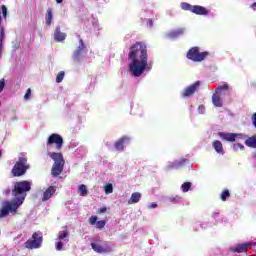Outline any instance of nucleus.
Wrapping results in <instances>:
<instances>
[{
    "label": "nucleus",
    "mask_w": 256,
    "mask_h": 256,
    "mask_svg": "<svg viewBox=\"0 0 256 256\" xmlns=\"http://www.w3.org/2000/svg\"><path fill=\"white\" fill-rule=\"evenodd\" d=\"M223 91H229V85L224 84L216 89V93L212 95V103L215 107H223V100L221 99V93Z\"/></svg>",
    "instance_id": "1a4fd4ad"
},
{
    "label": "nucleus",
    "mask_w": 256,
    "mask_h": 256,
    "mask_svg": "<svg viewBox=\"0 0 256 256\" xmlns=\"http://www.w3.org/2000/svg\"><path fill=\"white\" fill-rule=\"evenodd\" d=\"M56 3H63V0H56Z\"/></svg>",
    "instance_id": "09e8293b"
},
{
    "label": "nucleus",
    "mask_w": 256,
    "mask_h": 256,
    "mask_svg": "<svg viewBox=\"0 0 256 256\" xmlns=\"http://www.w3.org/2000/svg\"><path fill=\"white\" fill-rule=\"evenodd\" d=\"M219 137L223 139L224 141H229L230 143H235L237 139V133H225V132H219Z\"/></svg>",
    "instance_id": "6ab92c4d"
},
{
    "label": "nucleus",
    "mask_w": 256,
    "mask_h": 256,
    "mask_svg": "<svg viewBox=\"0 0 256 256\" xmlns=\"http://www.w3.org/2000/svg\"><path fill=\"white\" fill-rule=\"evenodd\" d=\"M146 25L148 27H153V20L152 19H148L147 22H146Z\"/></svg>",
    "instance_id": "79ce46f5"
},
{
    "label": "nucleus",
    "mask_w": 256,
    "mask_h": 256,
    "mask_svg": "<svg viewBox=\"0 0 256 256\" xmlns=\"http://www.w3.org/2000/svg\"><path fill=\"white\" fill-rule=\"evenodd\" d=\"M256 245V242H247L243 244H237L235 247L232 248L233 253H245L249 247Z\"/></svg>",
    "instance_id": "4468645a"
},
{
    "label": "nucleus",
    "mask_w": 256,
    "mask_h": 256,
    "mask_svg": "<svg viewBox=\"0 0 256 256\" xmlns=\"http://www.w3.org/2000/svg\"><path fill=\"white\" fill-rule=\"evenodd\" d=\"M209 56V52H199V47L194 46L190 48L186 54L187 59L194 61V63H201Z\"/></svg>",
    "instance_id": "39448f33"
},
{
    "label": "nucleus",
    "mask_w": 256,
    "mask_h": 256,
    "mask_svg": "<svg viewBox=\"0 0 256 256\" xmlns=\"http://www.w3.org/2000/svg\"><path fill=\"white\" fill-rule=\"evenodd\" d=\"M2 23H3V18L1 17V11H0V27Z\"/></svg>",
    "instance_id": "de8ad7c7"
},
{
    "label": "nucleus",
    "mask_w": 256,
    "mask_h": 256,
    "mask_svg": "<svg viewBox=\"0 0 256 256\" xmlns=\"http://www.w3.org/2000/svg\"><path fill=\"white\" fill-rule=\"evenodd\" d=\"M181 9L183 11H190L191 13H194L195 15H209V10L203 6L199 5H191L186 2H182L180 4Z\"/></svg>",
    "instance_id": "6e6552de"
},
{
    "label": "nucleus",
    "mask_w": 256,
    "mask_h": 256,
    "mask_svg": "<svg viewBox=\"0 0 256 256\" xmlns=\"http://www.w3.org/2000/svg\"><path fill=\"white\" fill-rule=\"evenodd\" d=\"M182 191L183 193H187V191H190L191 189V182H185L182 184Z\"/></svg>",
    "instance_id": "c756f323"
},
{
    "label": "nucleus",
    "mask_w": 256,
    "mask_h": 256,
    "mask_svg": "<svg viewBox=\"0 0 256 256\" xmlns=\"http://www.w3.org/2000/svg\"><path fill=\"white\" fill-rule=\"evenodd\" d=\"M212 216H213V217H219V212H214V213H212Z\"/></svg>",
    "instance_id": "49530a36"
},
{
    "label": "nucleus",
    "mask_w": 256,
    "mask_h": 256,
    "mask_svg": "<svg viewBox=\"0 0 256 256\" xmlns=\"http://www.w3.org/2000/svg\"><path fill=\"white\" fill-rule=\"evenodd\" d=\"M232 149H233V151H239V149H240V151H243L245 149V146L241 143H234L232 145Z\"/></svg>",
    "instance_id": "cd10ccee"
},
{
    "label": "nucleus",
    "mask_w": 256,
    "mask_h": 256,
    "mask_svg": "<svg viewBox=\"0 0 256 256\" xmlns=\"http://www.w3.org/2000/svg\"><path fill=\"white\" fill-rule=\"evenodd\" d=\"M31 191V181L22 180L16 182L14 184V188L12 189V195L14 200L20 207L23 203H25V198L27 197V193Z\"/></svg>",
    "instance_id": "f03ea898"
},
{
    "label": "nucleus",
    "mask_w": 256,
    "mask_h": 256,
    "mask_svg": "<svg viewBox=\"0 0 256 256\" xmlns=\"http://www.w3.org/2000/svg\"><path fill=\"white\" fill-rule=\"evenodd\" d=\"M4 193H5V195H11V189H6V190H4Z\"/></svg>",
    "instance_id": "c03bdc74"
},
{
    "label": "nucleus",
    "mask_w": 256,
    "mask_h": 256,
    "mask_svg": "<svg viewBox=\"0 0 256 256\" xmlns=\"http://www.w3.org/2000/svg\"><path fill=\"white\" fill-rule=\"evenodd\" d=\"M254 158L256 159V153L254 154Z\"/></svg>",
    "instance_id": "603ef678"
},
{
    "label": "nucleus",
    "mask_w": 256,
    "mask_h": 256,
    "mask_svg": "<svg viewBox=\"0 0 256 256\" xmlns=\"http://www.w3.org/2000/svg\"><path fill=\"white\" fill-rule=\"evenodd\" d=\"M0 107H1V101H0Z\"/></svg>",
    "instance_id": "864d4df0"
},
{
    "label": "nucleus",
    "mask_w": 256,
    "mask_h": 256,
    "mask_svg": "<svg viewBox=\"0 0 256 256\" xmlns=\"http://www.w3.org/2000/svg\"><path fill=\"white\" fill-rule=\"evenodd\" d=\"M65 39H67V34L61 32V27L57 26L54 31V40L56 43H62Z\"/></svg>",
    "instance_id": "a211bd4d"
},
{
    "label": "nucleus",
    "mask_w": 256,
    "mask_h": 256,
    "mask_svg": "<svg viewBox=\"0 0 256 256\" xmlns=\"http://www.w3.org/2000/svg\"><path fill=\"white\" fill-rule=\"evenodd\" d=\"M3 89H5V78L0 79V93H3Z\"/></svg>",
    "instance_id": "c9c22d12"
},
{
    "label": "nucleus",
    "mask_w": 256,
    "mask_h": 256,
    "mask_svg": "<svg viewBox=\"0 0 256 256\" xmlns=\"http://www.w3.org/2000/svg\"><path fill=\"white\" fill-rule=\"evenodd\" d=\"M199 111H201V113H204L205 112V106L200 105L199 106Z\"/></svg>",
    "instance_id": "37998d69"
},
{
    "label": "nucleus",
    "mask_w": 256,
    "mask_h": 256,
    "mask_svg": "<svg viewBox=\"0 0 256 256\" xmlns=\"http://www.w3.org/2000/svg\"><path fill=\"white\" fill-rule=\"evenodd\" d=\"M2 155H3V152L0 150V159H1Z\"/></svg>",
    "instance_id": "8fccbe9b"
},
{
    "label": "nucleus",
    "mask_w": 256,
    "mask_h": 256,
    "mask_svg": "<svg viewBox=\"0 0 256 256\" xmlns=\"http://www.w3.org/2000/svg\"><path fill=\"white\" fill-rule=\"evenodd\" d=\"M231 197V192L228 189H224L220 194L221 201H227Z\"/></svg>",
    "instance_id": "a878e982"
},
{
    "label": "nucleus",
    "mask_w": 256,
    "mask_h": 256,
    "mask_svg": "<svg viewBox=\"0 0 256 256\" xmlns=\"http://www.w3.org/2000/svg\"><path fill=\"white\" fill-rule=\"evenodd\" d=\"M175 31H176V35L178 37H181V35H183V33H185V29H183V28H180V29L175 30Z\"/></svg>",
    "instance_id": "58836bf2"
},
{
    "label": "nucleus",
    "mask_w": 256,
    "mask_h": 256,
    "mask_svg": "<svg viewBox=\"0 0 256 256\" xmlns=\"http://www.w3.org/2000/svg\"><path fill=\"white\" fill-rule=\"evenodd\" d=\"M65 79V72L60 71L56 76V83H61Z\"/></svg>",
    "instance_id": "c85d7f7f"
},
{
    "label": "nucleus",
    "mask_w": 256,
    "mask_h": 256,
    "mask_svg": "<svg viewBox=\"0 0 256 256\" xmlns=\"http://www.w3.org/2000/svg\"><path fill=\"white\" fill-rule=\"evenodd\" d=\"M150 208H151V209H155V208H157V204L152 203V204L150 205Z\"/></svg>",
    "instance_id": "a18cd8bd"
},
{
    "label": "nucleus",
    "mask_w": 256,
    "mask_h": 256,
    "mask_svg": "<svg viewBox=\"0 0 256 256\" xmlns=\"http://www.w3.org/2000/svg\"><path fill=\"white\" fill-rule=\"evenodd\" d=\"M66 237H69V231L67 230H63V231H60L59 234H58V239L60 241H63V239H66Z\"/></svg>",
    "instance_id": "bb28decb"
},
{
    "label": "nucleus",
    "mask_w": 256,
    "mask_h": 256,
    "mask_svg": "<svg viewBox=\"0 0 256 256\" xmlns=\"http://www.w3.org/2000/svg\"><path fill=\"white\" fill-rule=\"evenodd\" d=\"M168 37H169L170 39H177V37H179V36H177V32H176V31H172V32H170V33L168 34Z\"/></svg>",
    "instance_id": "e433bc0d"
},
{
    "label": "nucleus",
    "mask_w": 256,
    "mask_h": 256,
    "mask_svg": "<svg viewBox=\"0 0 256 256\" xmlns=\"http://www.w3.org/2000/svg\"><path fill=\"white\" fill-rule=\"evenodd\" d=\"M106 195L113 193V184H106L104 187Z\"/></svg>",
    "instance_id": "7c9ffc66"
},
{
    "label": "nucleus",
    "mask_w": 256,
    "mask_h": 256,
    "mask_svg": "<svg viewBox=\"0 0 256 256\" xmlns=\"http://www.w3.org/2000/svg\"><path fill=\"white\" fill-rule=\"evenodd\" d=\"M53 23V10L49 8L46 13V25H51Z\"/></svg>",
    "instance_id": "393cba45"
},
{
    "label": "nucleus",
    "mask_w": 256,
    "mask_h": 256,
    "mask_svg": "<svg viewBox=\"0 0 256 256\" xmlns=\"http://www.w3.org/2000/svg\"><path fill=\"white\" fill-rule=\"evenodd\" d=\"M63 137L57 133H53L48 137L47 140V147H49V145H55L56 150L60 151V149L63 147Z\"/></svg>",
    "instance_id": "9d476101"
},
{
    "label": "nucleus",
    "mask_w": 256,
    "mask_h": 256,
    "mask_svg": "<svg viewBox=\"0 0 256 256\" xmlns=\"http://www.w3.org/2000/svg\"><path fill=\"white\" fill-rule=\"evenodd\" d=\"M129 141H131V138H129L128 136L121 137L114 144L116 151H119V152L123 151V149H125V144L129 143Z\"/></svg>",
    "instance_id": "2eb2a0df"
},
{
    "label": "nucleus",
    "mask_w": 256,
    "mask_h": 256,
    "mask_svg": "<svg viewBox=\"0 0 256 256\" xmlns=\"http://www.w3.org/2000/svg\"><path fill=\"white\" fill-rule=\"evenodd\" d=\"M83 51H85V42L83 39H79V47L74 51L72 58L75 63H79L81 61V55H83Z\"/></svg>",
    "instance_id": "ddd939ff"
},
{
    "label": "nucleus",
    "mask_w": 256,
    "mask_h": 256,
    "mask_svg": "<svg viewBox=\"0 0 256 256\" xmlns=\"http://www.w3.org/2000/svg\"><path fill=\"white\" fill-rule=\"evenodd\" d=\"M236 135H237L238 139H247V135H245V134H241V133L237 134L236 133Z\"/></svg>",
    "instance_id": "ea45409f"
},
{
    "label": "nucleus",
    "mask_w": 256,
    "mask_h": 256,
    "mask_svg": "<svg viewBox=\"0 0 256 256\" xmlns=\"http://www.w3.org/2000/svg\"><path fill=\"white\" fill-rule=\"evenodd\" d=\"M3 41H5V29L0 30V57L3 55Z\"/></svg>",
    "instance_id": "5701e85b"
},
{
    "label": "nucleus",
    "mask_w": 256,
    "mask_h": 256,
    "mask_svg": "<svg viewBox=\"0 0 256 256\" xmlns=\"http://www.w3.org/2000/svg\"><path fill=\"white\" fill-rule=\"evenodd\" d=\"M99 217L97 216H91L89 219H88V223L90 225H96V229H103L105 227V225H107V221L105 220H99Z\"/></svg>",
    "instance_id": "dca6fc26"
},
{
    "label": "nucleus",
    "mask_w": 256,
    "mask_h": 256,
    "mask_svg": "<svg viewBox=\"0 0 256 256\" xmlns=\"http://www.w3.org/2000/svg\"><path fill=\"white\" fill-rule=\"evenodd\" d=\"M1 9H2V15H3L4 19H7V6L2 5Z\"/></svg>",
    "instance_id": "f704fd0d"
},
{
    "label": "nucleus",
    "mask_w": 256,
    "mask_h": 256,
    "mask_svg": "<svg viewBox=\"0 0 256 256\" xmlns=\"http://www.w3.org/2000/svg\"><path fill=\"white\" fill-rule=\"evenodd\" d=\"M28 159L25 156H20L18 160L14 163L11 170L12 177H23L31 169V166L27 162Z\"/></svg>",
    "instance_id": "20e7f679"
},
{
    "label": "nucleus",
    "mask_w": 256,
    "mask_h": 256,
    "mask_svg": "<svg viewBox=\"0 0 256 256\" xmlns=\"http://www.w3.org/2000/svg\"><path fill=\"white\" fill-rule=\"evenodd\" d=\"M169 201H170L171 203H179V201H181V197H179V196L170 197V198H169Z\"/></svg>",
    "instance_id": "473e14b6"
},
{
    "label": "nucleus",
    "mask_w": 256,
    "mask_h": 256,
    "mask_svg": "<svg viewBox=\"0 0 256 256\" xmlns=\"http://www.w3.org/2000/svg\"><path fill=\"white\" fill-rule=\"evenodd\" d=\"M199 87H201V82L196 81L194 84L188 86L181 92L182 97H193Z\"/></svg>",
    "instance_id": "f8f14e48"
},
{
    "label": "nucleus",
    "mask_w": 256,
    "mask_h": 256,
    "mask_svg": "<svg viewBox=\"0 0 256 256\" xmlns=\"http://www.w3.org/2000/svg\"><path fill=\"white\" fill-rule=\"evenodd\" d=\"M103 213H107V207H102L97 210L98 215H103Z\"/></svg>",
    "instance_id": "4c0bfd02"
},
{
    "label": "nucleus",
    "mask_w": 256,
    "mask_h": 256,
    "mask_svg": "<svg viewBox=\"0 0 256 256\" xmlns=\"http://www.w3.org/2000/svg\"><path fill=\"white\" fill-rule=\"evenodd\" d=\"M245 145L251 149H256V135L248 137L245 140Z\"/></svg>",
    "instance_id": "4be33fe9"
},
{
    "label": "nucleus",
    "mask_w": 256,
    "mask_h": 256,
    "mask_svg": "<svg viewBox=\"0 0 256 256\" xmlns=\"http://www.w3.org/2000/svg\"><path fill=\"white\" fill-rule=\"evenodd\" d=\"M19 207H21L20 204H18L15 200H12L11 202H4L0 209V219L7 217L9 213H13V215H15Z\"/></svg>",
    "instance_id": "0eeeda50"
},
{
    "label": "nucleus",
    "mask_w": 256,
    "mask_h": 256,
    "mask_svg": "<svg viewBox=\"0 0 256 256\" xmlns=\"http://www.w3.org/2000/svg\"><path fill=\"white\" fill-rule=\"evenodd\" d=\"M90 247H92L93 251L95 253H111L113 251V248L111 245H109L108 242H104L103 244H97V243H91Z\"/></svg>",
    "instance_id": "9b49d317"
},
{
    "label": "nucleus",
    "mask_w": 256,
    "mask_h": 256,
    "mask_svg": "<svg viewBox=\"0 0 256 256\" xmlns=\"http://www.w3.org/2000/svg\"><path fill=\"white\" fill-rule=\"evenodd\" d=\"M57 193V187L55 186H49L43 193L42 201L45 203L46 201H49L53 195Z\"/></svg>",
    "instance_id": "f3484780"
},
{
    "label": "nucleus",
    "mask_w": 256,
    "mask_h": 256,
    "mask_svg": "<svg viewBox=\"0 0 256 256\" xmlns=\"http://www.w3.org/2000/svg\"><path fill=\"white\" fill-rule=\"evenodd\" d=\"M252 123L254 127L256 128V112L252 115Z\"/></svg>",
    "instance_id": "a19ab883"
},
{
    "label": "nucleus",
    "mask_w": 256,
    "mask_h": 256,
    "mask_svg": "<svg viewBox=\"0 0 256 256\" xmlns=\"http://www.w3.org/2000/svg\"><path fill=\"white\" fill-rule=\"evenodd\" d=\"M79 191V195L81 197H87V195H89V191L87 190V186L84 184H81L78 188Z\"/></svg>",
    "instance_id": "b1692460"
},
{
    "label": "nucleus",
    "mask_w": 256,
    "mask_h": 256,
    "mask_svg": "<svg viewBox=\"0 0 256 256\" xmlns=\"http://www.w3.org/2000/svg\"><path fill=\"white\" fill-rule=\"evenodd\" d=\"M141 201V193L134 192L132 193L130 199L128 200L129 205H134L135 203H139Z\"/></svg>",
    "instance_id": "412c9836"
},
{
    "label": "nucleus",
    "mask_w": 256,
    "mask_h": 256,
    "mask_svg": "<svg viewBox=\"0 0 256 256\" xmlns=\"http://www.w3.org/2000/svg\"><path fill=\"white\" fill-rule=\"evenodd\" d=\"M128 59L132 60L129 64V71L134 77H141L147 69V44L145 42H135L130 47Z\"/></svg>",
    "instance_id": "f257e3e1"
},
{
    "label": "nucleus",
    "mask_w": 256,
    "mask_h": 256,
    "mask_svg": "<svg viewBox=\"0 0 256 256\" xmlns=\"http://www.w3.org/2000/svg\"><path fill=\"white\" fill-rule=\"evenodd\" d=\"M49 157L54 160V164L51 169L52 177H59L63 173L65 167V159L63 158V153L61 152H52L49 153Z\"/></svg>",
    "instance_id": "7ed1b4c3"
},
{
    "label": "nucleus",
    "mask_w": 256,
    "mask_h": 256,
    "mask_svg": "<svg viewBox=\"0 0 256 256\" xmlns=\"http://www.w3.org/2000/svg\"><path fill=\"white\" fill-rule=\"evenodd\" d=\"M55 247L57 251H63V242H56Z\"/></svg>",
    "instance_id": "72a5a7b5"
},
{
    "label": "nucleus",
    "mask_w": 256,
    "mask_h": 256,
    "mask_svg": "<svg viewBox=\"0 0 256 256\" xmlns=\"http://www.w3.org/2000/svg\"><path fill=\"white\" fill-rule=\"evenodd\" d=\"M30 98H31V88H28L24 95V99L25 101H29Z\"/></svg>",
    "instance_id": "2f4dec72"
},
{
    "label": "nucleus",
    "mask_w": 256,
    "mask_h": 256,
    "mask_svg": "<svg viewBox=\"0 0 256 256\" xmlns=\"http://www.w3.org/2000/svg\"><path fill=\"white\" fill-rule=\"evenodd\" d=\"M212 147L219 155H225V150L223 149V143H221V141L215 140L212 143Z\"/></svg>",
    "instance_id": "aec40b11"
},
{
    "label": "nucleus",
    "mask_w": 256,
    "mask_h": 256,
    "mask_svg": "<svg viewBox=\"0 0 256 256\" xmlns=\"http://www.w3.org/2000/svg\"><path fill=\"white\" fill-rule=\"evenodd\" d=\"M41 245H43V234L41 231L34 232L31 239L24 243V247L30 250L40 249Z\"/></svg>",
    "instance_id": "423d86ee"
},
{
    "label": "nucleus",
    "mask_w": 256,
    "mask_h": 256,
    "mask_svg": "<svg viewBox=\"0 0 256 256\" xmlns=\"http://www.w3.org/2000/svg\"><path fill=\"white\" fill-rule=\"evenodd\" d=\"M252 7H256V2H254V3L252 4Z\"/></svg>",
    "instance_id": "3c124183"
}]
</instances>
